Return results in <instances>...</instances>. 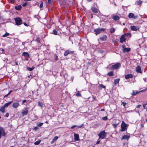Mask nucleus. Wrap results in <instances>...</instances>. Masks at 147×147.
I'll use <instances>...</instances> for the list:
<instances>
[{
    "label": "nucleus",
    "mask_w": 147,
    "mask_h": 147,
    "mask_svg": "<svg viewBox=\"0 0 147 147\" xmlns=\"http://www.w3.org/2000/svg\"><path fill=\"white\" fill-rule=\"evenodd\" d=\"M16 25H19L22 24V19L20 18H17L15 19Z\"/></svg>",
    "instance_id": "4"
},
{
    "label": "nucleus",
    "mask_w": 147,
    "mask_h": 147,
    "mask_svg": "<svg viewBox=\"0 0 147 147\" xmlns=\"http://www.w3.org/2000/svg\"><path fill=\"white\" fill-rule=\"evenodd\" d=\"M15 8L16 10H20L22 8V6L21 5H19L18 6H16Z\"/></svg>",
    "instance_id": "24"
},
{
    "label": "nucleus",
    "mask_w": 147,
    "mask_h": 147,
    "mask_svg": "<svg viewBox=\"0 0 147 147\" xmlns=\"http://www.w3.org/2000/svg\"><path fill=\"white\" fill-rule=\"evenodd\" d=\"M9 33L6 32L5 34H4L3 36V37H5L9 35Z\"/></svg>",
    "instance_id": "34"
},
{
    "label": "nucleus",
    "mask_w": 147,
    "mask_h": 147,
    "mask_svg": "<svg viewBox=\"0 0 147 147\" xmlns=\"http://www.w3.org/2000/svg\"><path fill=\"white\" fill-rule=\"evenodd\" d=\"M130 28L132 30L135 31L138 30L139 28L138 27L134 26H130Z\"/></svg>",
    "instance_id": "10"
},
{
    "label": "nucleus",
    "mask_w": 147,
    "mask_h": 147,
    "mask_svg": "<svg viewBox=\"0 0 147 147\" xmlns=\"http://www.w3.org/2000/svg\"><path fill=\"white\" fill-rule=\"evenodd\" d=\"M74 136L75 140L78 141L79 140V137L78 134H74Z\"/></svg>",
    "instance_id": "13"
},
{
    "label": "nucleus",
    "mask_w": 147,
    "mask_h": 147,
    "mask_svg": "<svg viewBox=\"0 0 147 147\" xmlns=\"http://www.w3.org/2000/svg\"><path fill=\"white\" fill-rule=\"evenodd\" d=\"M12 90H10V91H9V93H8V94H10L12 92Z\"/></svg>",
    "instance_id": "58"
},
{
    "label": "nucleus",
    "mask_w": 147,
    "mask_h": 147,
    "mask_svg": "<svg viewBox=\"0 0 147 147\" xmlns=\"http://www.w3.org/2000/svg\"><path fill=\"white\" fill-rule=\"evenodd\" d=\"M83 125H79L77 127L79 128H81L82 127V126Z\"/></svg>",
    "instance_id": "56"
},
{
    "label": "nucleus",
    "mask_w": 147,
    "mask_h": 147,
    "mask_svg": "<svg viewBox=\"0 0 147 147\" xmlns=\"http://www.w3.org/2000/svg\"><path fill=\"white\" fill-rule=\"evenodd\" d=\"M115 29L114 28H110V32L111 33H114L115 31Z\"/></svg>",
    "instance_id": "22"
},
{
    "label": "nucleus",
    "mask_w": 147,
    "mask_h": 147,
    "mask_svg": "<svg viewBox=\"0 0 147 147\" xmlns=\"http://www.w3.org/2000/svg\"><path fill=\"white\" fill-rule=\"evenodd\" d=\"M141 106V105H138L136 107V108H140Z\"/></svg>",
    "instance_id": "51"
},
{
    "label": "nucleus",
    "mask_w": 147,
    "mask_h": 147,
    "mask_svg": "<svg viewBox=\"0 0 147 147\" xmlns=\"http://www.w3.org/2000/svg\"><path fill=\"white\" fill-rule=\"evenodd\" d=\"M9 113H7L5 114V116L6 117H7L9 116Z\"/></svg>",
    "instance_id": "48"
},
{
    "label": "nucleus",
    "mask_w": 147,
    "mask_h": 147,
    "mask_svg": "<svg viewBox=\"0 0 147 147\" xmlns=\"http://www.w3.org/2000/svg\"><path fill=\"white\" fill-rule=\"evenodd\" d=\"M128 16L129 18H132L134 19H136L138 17V16H134V14L132 13H129Z\"/></svg>",
    "instance_id": "5"
},
{
    "label": "nucleus",
    "mask_w": 147,
    "mask_h": 147,
    "mask_svg": "<svg viewBox=\"0 0 147 147\" xmlns=\"http://www.w3.org/2000/svg\"><path fill=\"white\" fill-rule=\"evenodd\" d=\"M92 11L94 13H96L97 12V9L95 7H92Z\"/></svg>",
    "instance_id": "21"
},
{
    "label": "nucleus",
    "mask_w": 147,
    "mask_h": 147,
    "mask_svg": "<svg viewBox=\"0 0 147 147\" xmlns=\"http://www.w3.org/2000/svg\"><path fill=\"white\" fill-rule=\"evenodd\" d=\"M55 141H54L53 139L52 141L51 142V143L52 144L53 143H54Z\"/></svg>",
    "instance_id": "55"
},
{
    "label": "nucleus",
    "mask_w": 147,
    "mask_h": 147,
    "mask_svg": "<svg viewBox=\"0 0 147 147\" xmlns=\"http://www.w3.org/2000/svg\"><path fill=\"white\" fill-rule=\"evenodd\" d=\"M138 92L137 91H135L133 90V92L132 93V95H135L136 94H138Z\"/></svg>",
    "instance_id": "32"
},
{
    "label": "nucleus",
    "mask_w": 147,
    "mask_h": 147,
    "mask_svg": "<svg viewBox=\"0 0 147 147\" xmlns=\"http://www.w3.org/2000/svg\"><path fill=\"white\" fill-rule=\"evenodd\" d=\"M101 31H104L105 30V29L103 28H102L100 29Z\"/></svg>",
    "instance_id": "53"
},
{
    "label": "nucleus",
    "mask_w": 147,
    "mask_h": 147,
    "mask_svg": "<svg viewBox=\"0 0 147 147\" xmlns=\"http://www.w3.org/2000/svg\"><path fill=\"white\" fill-rule=\"evenodd\" d=\"M58 59V57L57 56H56V60H57Z\"/></svg>",
    "instance_id": "62"
},
{
    "label": "nucleus",
    "mask_w": 147,
    "mask_h": 147,
    "mask_svg": "<svg viewBox=\"0 0 147 147\" xmlns=\"http://www.w3.org/2000/svg\"><path fill=\"white\" fill-rule=\"evenodd\" d=\"M22 55L26 57L29 56V54L27 52H24L22 53Z\"/></svg>",
    "instance_id": "29"
},
{
    "label": "nucleus",
    "mask_w": 147,
    "mask_h": 147,
    "mask_svg": "<svg viewBox=\"0 0 147 147\" xmlns=\"http://www.w3.org/2000/svg\"><path fill=\"white\" fill-rule=\"evenodd\" d=\"M34 130L35 131L36 130H37L38 129V128L37 127H34Z\"/></svg>",
    "instance_id": "50"
},
{
    "label": "nucleus",
    "mask_w": 147,
    "mask_h": 147,
    "mask_svg": "<svg viewBox=\"0 0 147 147\" xmlns=\"http://www.w3.org/2000/svg\"><path fill=\"white\" fill-rule=\"evenodd\" d=\"M142 3V1H140V0H139L137 4H138V5H141V4Z\"/></svg>",
    "instance_id": "37"
},
{
    "label": "nucleus",
    "mask_w": 147,
    "mask_h": 147,
    "mask_svg": "<svg viewBox=\"0 0 147 147\" xmlns=\"http://www.w3.org/2000/svg\"><path fill=\"white\" fill-rule=\"evenodd\" d=\"M76 95L77 96H81V94L80 93V92L79 91H78V92L77 93V94H76Z\"/></svg>",
    "instance_id": "36"
},
{
    "label": "nucleus",
    "mask_w": 147,
    "mask_h": 147,
    "mask_svg": "<svg viewBox=\"0 0 147 147\" xmlns=\"http://www.w3.org/2000/svg\"><path fill=\"white\" fill-rule=\"evenodd\" d=\"M107 37L106 35H104L102 37H100V39L102 41H105L106 40Z\"/></svg>",
    "instance_id": "17"
},
{
    "label": "nucleus",
    "mask_w": 147,
    "mask_h": 147,
    "mask_svg": "<svg viewBox=\"0 0 147 147\" xmlns=\"http://www.w3.org/2000/svg\"><path fill=\"white\" fill-rule=\"evenodd\" d=\"M100 140H99V139L98 140V141H97V142H96V144H99V143H100Z\"/></svg>",
    "instance_id": "52"
},
{
    "label": "nucleus",
    "mask_w": 147,
    "mask_h": 147,
    "mask_svg": "<svg viewBox=\"0 0 147 147\" xmlns=\"http://www.w3.org/2000/svg\"><path fill=\"white\" fill-rule=\"evenodd\" d=\"M100 86L101 88H103L104 89H105V87L102 84H100Z\"/></svg>",
    "instance_id": "38"
},
{
    "label": "nucleus",
    "mask_w": 147,
    "mask_h": 147,
    "mask_svg": "<svg viewBox=\"0 0 147 147\" xmlns=\"http://www.w3.org/2000/svg\"><path fill=\"white\" fill-rule=\"evenodd\" d=\"M53 33L55 35H57V31L55 30H53Z\"/></svg>",
    "instance_id": "35"
},
{
    "label": "nucleus",
    "mask_w": 147,
    "mask_h": 147,
    "mask_svg": "<svg viewBox=\"0 0 147 147\" xmlns=\"http://www.w3.org/2000/svg\"><path fill=\"white\" fill-rule=\"evenodd\" d=\"M119 124V122H118L116 124H113L112 125L113 126V128H116L117 127V126Z\"/></svg>",
    "instance_id": "28"
},
{
    "label": "nucleus",
    "mask_w": 147,
    "mask_h": 147,
    "mask_svg": "<svg viewBox=\"0 0 147 147\" xmlns=\"http://www.w3.org/2000/svg\"><path fill=\"white\" fill-rule=\"evenodd\" d=\"M28 112V108L26 107L22 110L21 113L23 115H26Z\"/></svg>",
    "instance_id": "6"
},
{
    "label": "nucleus",
    "mask_w": 147,
    "mask_h": 147,
    "mask_svg": "<svg viewBox=\"0 0 147 147\" xmlns=\"http://www.w3.org/2000/svg\"><path fill=\"white\" fill-rule=\"evenodd\" d=\"M111 65H109L107 67V68H110V69L112 70H113L114 69H118L121 66V64L120 63H118L116 64L115 65H112L111 67Z\"/></svg>",
    "instance_id": "1"
},
{
    "label": "nucleus",
    "mask_w": 147,
    "mask_h": 147,
    "mask_svg": "<svg viewBox=\"0 0 147 147\" xmlns=\"http://www.w3.org/2000/svg\"><path fill=\"white\" fill-rule=\"evenodd\" d=\"M122 104L123 106L124 107H125V105L126 104V103L124 102H122Z\"/></svg>",
    "instance_id": "43"
},
{
    "label": "nucleus",
    "mask_w": 147,
    "mask_h": 147,
    "mask_svg": "<svg viewBox=\"0 0 147 147\" xmlns=\"http://www.w3.org/2000/svg\"><path fill=\"white\" fill-rule=\"evenodd\" d=\"M58 138L57 136H55V137L53 139L54 141H56L58 139Z\"/></svg>",
    "instance_id": "39"
},
{
    "label": "nucleus",
    "mask_w": 147,
    "mask_h": 147,
    "mask_svg": "<svg viewBox=\"0 0 147 147\" xmlns=\"http://www.w3.org/2000/svg\"><path fill=\"white\" fill-rule=\"evenodd\" d=\"M6 133L5 132L3 129L1 127H0V139L1 138V136H5Z\"/></svg>",
    "instance_id": "7"
},
{
    "label": "nucleus",
    "mask_w": 147,
    "mask_h": 147,
    "mask_svg": "<svg viewBox=\"0 0 147 147\" xmlns=\"http://www.w3.org/2000/svg\"><path fill=\"white\" fill-rule=\"evenodd\" d=\"M9 94H8L5 95V96H4V97H7Z\"/></svg>",
    "instance_id": "61"
},
{
    "label": "nucleus",
    "mask_w": 147,
    "mask_h": 147,
    "mask_svg": "<svg viewBox=\"0 0 147 147\" xmlns=\"http://www.w3.org/2000/svg\"><path fill=\"white\" fill-rule=\"evenodd\" d=\"M146 105L145 103H144L143 104V107L144 109H146Z\"/></svg>",
    "instance_id": "40"
},
{
    "label": "nucleus",
    "mask_w": 147,
    "mask_h": 147,
    "mask_svg": "<svg viewBox=\"0 0 147 147\" xmlns=\"http://www.w3.org/2000/svg\"><path fill=\"white\" fill-rule=\"evenodd\" d=\"M41 142V140L37 141L36 142H34V144H35V145H38V144H39Z\"/></svg>",
    "instance_id": "30"
},
{
    "label": "nucleus",
    "mask_w": 147,
    "mask_h": 147,
    "mask_svg": "<svg viewBox=\"0 0 147 147\" xmlns=\"http://www.w3.org/2000/svg\"><path fill=\"white\" fill-rule=\"evenodd\" d=\"M20 106L19 103L18 102H13L12 104V107L14 108H16Z\"/></svg>",
    "instance_id": "8"
},
{
    "label": "nucleus",
    "mask_w": 147,
    "mask_h": 147,
    "mask_svg": "<svg viewBox=\"0 0 147 147\" xmlns=\"http://www.w3.org/2000/svg\"><path fill=\"white\" fill-rule=\"evenodd\" d=\"M102 119L104 120H106L107 119V117H103Z\"/></svg>",
    "instance_id": "42"
},
{
    "label": "nucleus",
    "mask_w": 147,
    "mask_h": 147,
    "mask_svg": "<svg viewBox=\"0 0 147 147\" xmlns=\"http://www.w3.org/2000/svg\"><path fill=\"white\" fill-rule=\"evenodd\" d=\"M26 101V100H24L22 101V104H24L25 102Z\"/></svg>",
    "instance_id": "46"
},
{
    "label": "nucleus",
    "mask_w": 147,
    "mask_h": 147,
    "mask_svg": "<svg viewBox=\"0 0 147 147\" xmlns=\"http://www.w3.org/2000/svg\"><path fill=\"white\" fill-rule=\"evenodd\" d=\"M1 51H3H3H4V50L3 49H1Z\"/></svg>",
    "instance_id": "64"
},
{
    "label": "nucleus",
    "mask_w": 147,
    "mask_h": 147,
    "mask_svg": "<svg viewBox=\"0 0 147 147\" xmlns=\"http://www.w3.org/2000/svg\"><path fill=\"white\" fill-rule=\"evenodd\" d=\"M131 50L130 48H124L123 49V52H129Z\"/></svg>",
    "instance_id": "15"
},
{
    "label": "nucleus",
    "mask_w": 147,
    "mask_h": 147,
    "mask_svg": "<svg viewBox=\"0 0 147 147\" xmlns=\"http://www.w3.org/2000/svg\"><path fill=\"white\" fill-rule=\"evenodd\" d=\"M70 52V53H74V52L73 51H69Z\"/></svg>",
    "instance_id": "60"
},
{
    "label": "nucleus",
    "mask_w": 147,
    "mask_h": 147,
    "mask_svg": "<svg viewBox=\"0 0 147 147\" xmlns=\"http://www.w3.org/2000/svg\"><path fill=\"white\" fill-rule=\"evenodd\" d=\"M125 46L124 45H123L122 46V47L123 48V49H124V48H125Z\"/></svg>",
    "instance_id": "54"
},
{
    "label": "nucleus",
    "mask_w": 147,
    "mask_h": 147,
    "mask_svg": "<svg viewBox=\"0 0 147 147\" xmlns=\"http://www.w3.org/2000/svg\"><path fill=\"white\" fill-rule=\"evenodd\" d=\"M120 42L121 43H123L125 42V35H122L121 36L120 38Z\"/></svg>",
    "instance_id": "12"
},
{
    "label": "nucleus",
    "mask_w": 147,
    "mask_h": 147,
    "mask_svg": "<svg viewBox=\"0 0 147 147\" xmlns=\"http://www.w3.org/2000/svg\"><path fill=\"white\" fill-rule=\"evenodd\" d=\"M143 80H144L145 82H146V78H143Z\"/></svg>",
    "instance_id": "59"
},
{
    "label": "nucleus",
    "mask_w": 147,
    "mask_h": 147,
    "mask_svg": "<svg viewBox=\"0 0 147 147\" xmlns=\"http://www.w3.org/2000/svg\"><path fill=\"white\" fill-rule=\"evenodd\" d=\"M24 1H30L31 0H24Z\"/></svg>",
    "instance_id": "63"
},
{
    "label": "nucleus",
    "mask_w": 147,
    "mask_h": 147,
    "mask_svg": "<svg viewBox=\"0 0 147 147\" xmlns=\"http://www.w3.org/2000/svg\"><path fill=\"white\" fill-rule=\"evenodd\" d=\"M43 123L38 122L37 123V125L38 127H40L42 125Z\"/></svg>",
    "instance_id": "31"
},
{
    "label": "nucleus",
    "mask_w": 147,
    "mask_h": 147,
    "mask_svg": "<svg viewBox=\"0 0 147 147\" xmlns=\"http://www.w3.org/2000/svg\"><path fill=\"white\" fill-rule=\"evenodd\" d=\"M94 32H95V34L97 35L100 32L101 30H100V29H96L94 30Z\"/></svg>",
    "instance_id": "18"
},
{
    "label": "nucleus",
    "mask_w": 147,
    "mask_h": 147,
    "mask_svg": "<svg viewBox=\"0 0 147 147\" xmlns=\"http://www.w3.org/2000/svg\"><path fill=\"white\" fill-rule=\"evenodd\" d=\"M133 76L131 74H128L125 76V78L126 79H128L130 78H132L133 77Z\"/></svg>",
    "instance_id": "9"
},
{
    "label": "nucleus",
    "mask_w": 147,
    "mask_h": 147,
    "mask_svg": "<svg viewBox=\"0 0 147 147\" xmlns=\"http://www.w3.org/2000/svg\"><path fill=\"white\" fill-rule=\"evenodd\" d=\"M70 53V52L69 50H67L65 51L64 53V55L65 56H67Z\"/></svg>",
    "instance_id": "26"
},
{
    "label": "nucleus",
    "mask_w": 147,
    "mask_h": 147,
    "mask_svg": "<svg viewBox=\"0 0 147 147\" xmlns=\"http://www.w3.org/2000/svg\"><path fill=\"white\" fill-rule=\"evenodd\" d=\"M136 71L138 73H142L141 71V69L140 66H137L136 68Z\"/></svg>",
    "instance_id": "14"
},
{
    "label": "nucleus",
    "mask_w": 147,
    "mask_h": 147,
    "mask_svg": "<svg viewBox=\"0 0 147 147\" xmlns=\"http://www.w3.org/2000/svg\"><path fill=\"white\" fill-rule=\"evenodd\" d=\"M112 18L115 21H117L119 19V17L117 15H113L112 16Z\"/></svg>",
    "instance_id": "11"
},
{
    "label": "nucleus",
    "mask_w": 147,
    "mask_h": 147,
    "mask_svg": "<svg viewBox=\"0 0 147 147\" xmlns=\"http://www.w3.org/2000/svg\"><path fill=\"white\" fill-rule=\"evenodd\" d=\"M127 125L124 122L122 121V123L121 125V129H120L121 131H123L126 130L127 129Z\"/></svg>",
    "instance_id": "2"
},
{
    "label": "nucleus",
    "mask_w": 147,
    "mask_h": 147,
    "mask_svg": "<svg viewBox=\"0 0 147 147\" xmlns=\"http://www.w3.org/2000/svg\"><path fill=\"white\" fill-rule=\"evenodd\" d=\"M38 106L40 107L41 108L42 107L43 104L42 102H38Z\"/></svg>",
    "instance_id": "33"
},
{
    "label": "nucleus",
    "mask_w": 147,
    "mask_h": 147,
    "mask_svg": "<svg viewBox=\"0 0 147 147\" xmlns=\"http://www.w3.org/2000/svg\"><path fill=\"white\" fill-rule=\"evenodd\" d=\"M119 78L117 79L114 80V83L115 85L116 86L117 84L119 83Z\"/></svg>",
    "instance_id": "19"
},
{
    "label": "nucleus",
    "mask_w": 147,
    "mask_h": 147,
    "mask_svg": "<svg viewBox=\"0 0 147 147\" xmlns=\"http://www.w3.org/2000/svg\"><path fill=\"white\" fill-rule=\"evenodd\" d=\"M9 1H10V3H13L14 2V0H8Z\"/></svg>",
    "instance_id": "47"
},
{
    "label": "nucleus",
    "mask_w": 147,
    "mask_h": 147,
    "mask_svg": "<svg viewBox=\"0 0 147 147\" xmlns=\"http://www.w3.org/2000/svg\"><path fill=\"white\" fill-rule=\"evenodd\" d=\"M129 137V136L128 135H124L123 136L121 139L128 140Z\"/></svg>",
    "instance_id": "16"
},
{
    "label": "nucleus",
    "mask_w": 147,
    "mask_h": 147,
    "mask_svg": "<svg viewBox=\"0 0 147 147\" xmlns=\"http://www.w3.org/2000/svg\"><path fill=\"white\" fill-rule=\"evenodd\" d=\"M77 126L76 125H73V126H72L71 128V129H74V128H75V127H76Z\"/></svg>",
    "instance_id": "44"
},
{
    "label": "nucleus",
    "mask_w": 147,
    "mask_h": 147,
    "mask_svg": "<svg viewBox=\"0 0 147 147\" xmlns=\"http://www.w3.org/2000/svg\"><path fill=\"white\" fill-rule=\"evenodd\" d=\"M48 2L49 4H51V0H48Z\"/></svg>",
    "instance_id": "49"
},
{
    "label": "nucleus",
    "mask_w": 147,
    "mask_h": 147,
    "mask_svg": "<svg viewBox=\"0 0 147 147\" xmlns=\"http://www.w3.org/2000/svg\"><path fill=\"white\" fill-rule=\"evenodd\" d=\"M43 4L42 2L40 5V8H42L43 7Z\"/></svg>",
    "instance_id": "41"
},
{
    "label": "nucleus",
    "mask_w": 147,
    "mask_h": 147,
    "mask_svg": "<svg viewBox=\"0 0 147 147\" xmlns=\"http://www.w3.org/2000/svg\"><path fill=\"white\" fill-rule=\"evenodd\" d=\"M12 102V101H10L7 103L5 104L4 105L3 107L5 108V107H7L9 105L11 104Z\"/></svg>",
    "instance_id": "20"
},
{
    "label": "nucleus",
    "mask_w": 147,
    "mask_h": 147,
    "mask_svg": "<svg viewBox=\"0 0 147 147\" xmlns=\"http://www.w3.org/2000/svg\"><path fill=\"white\" fill-rule=\"evenodd\" d=\"M129 34L127 33H125L124 35H125V36H127Z\"/></svg>",
    "instance_id": "57"
},
{
    "label": "nucleus",
    "mask_w": 147,
    "mask_h": 147,
    "mask_svg": "<svg viewBox=\"0 0 147 147\" xmlns=\"http://www.w3.org/2000/svg\"><path fill=\"white\" fill-rule=\"evenodd\" d=\"M106 134L105 131H103L100 132L98 134V136L100 138L104 139L106 137Z\"/></svg>",
    "instance_id": "3"
},
{
    "label": "nucleus",
    "mask_w": 147,
    "mask_h": 147,
    "mask_svg": "<svg viewBox=\"0 0 147 147\" xmlns=\"http://www.w3.org/2000/svg\"><path fill=\"white\" fill-rule=\"evenodd\" d=\"M27 4V3H25L23 4L22 5V6L23 7H25L26 5Z\"/></svg>",
    "instance_id": "45"
},
{
    "label": "nucleus",
    "mask_w": 147,
    "mask_h": 147,
    "mask_svg": "<svg viewBox=\"0 0 147 147\" xmlns=\"http://www.w3.org/2000/svg\"><path fill=\"white\" fill-rule=\"evenodd\" d=\"M34 67H32L30 68L29 67H28L27 68V69L29 71H31L33 70L34 69Z\"/></svg>",
    "instance_id": "27"
},
{
    "label": "nucleus",
    "mask_w": 147,
    "mask_h": 147,
    "mask_svg": "<svg viewBox=\"0 0 147 147\" xmlns=\"http://www.w3.org/2000/svg\"><path fill=\"white\" fill-rule=\"evenodd\" d=\"M5 108L3 106L1 107L0 108V111L2 112L3 113H4L5 112Z\"/></svg>",
    "instance_id": "23"
},
{
    "label": "nucleus",
    "mask_w": 147,
    "mask_h": 147,
    "mask_svg": "<svg viewBox=\"0 0 147 147\" xmlns=\"http://www.w3.org/2000/svg\"><path fill=\"white\" fill-rule=\"evenodd\" d=\"M113 72L111 71L107 74V75L109 76H112L113 75Z\"/></svg>",
    "instance_id": "25"
}]
</instances>
